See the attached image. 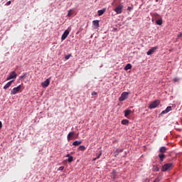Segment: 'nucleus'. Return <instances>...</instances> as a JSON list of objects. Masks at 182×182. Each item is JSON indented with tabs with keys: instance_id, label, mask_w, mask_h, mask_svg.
<instances>
[{
	"instance_id": "72a5a7b5",
	"label": "nucleus",
	"mask_w": 182,
	"mask_h": 182,
	"mask_svg": "<svg viewBox=\"0 0 182 182\" xmlns=\"http://www.w3.org/2000/svg\"><path fill=\"white\" fill-rule=\"evenodd\" d=\"M182 36V33H180L178 35V38H181Z\"/></svg>"
},
{
	"instance_id": "473e14b6",
	"label": "nucleus",
	"mask_w": 182,
	"mask_h": 182,
	"mask_svg": "<svg viewBox=\"0 0 182 182\" xmlns=\"http://www.w3.org/2000/svg\"><path fill=\"white\" fill-rule=\"evenodd\" d=\"M6 5H7V6H9V5H11V1H7Z\"/></svg>"
},
{
	"instance_id": "a878e982",
	"label": "nucleus",
	"mask_w": 182,
	"mask_h": 182,
	"mask_svg": "<svg viewBox=\"0 0 182 182\" xmlns=\"http://www.w3.org/2000/svg\"><path fill=\"white\" fill-rule=\"evenodd\" d=\"M63 170H65V166H60L58 168V171H63Z\"/></svg>"
},
{
	"instance_id": "ddd939ff",
	"label": "nucleus",
	"mask_w": 182,
	"mask_h": 182,
	"mask_svg": "<svg viewBox=\"0 0 182 182\" xmlns=\"http://www.w3.org/2000/svg\"><path fill=\"white\" fill-rule=\"evenodd\" d=\"M73 136H75V132H70L68 134L67 139H68V141L70 140V139H72V137H73Z\"/></svg>"
},
{
	"instance_id": "0eeeda50",
	"label": "nucleus",
	"mask_w": 182,
	"mask_h": 182,
	"mask_svg": "<svg viewBox=\"0 0 182 182\" xmlns=\"http://www.w3.org/2000/svg\"><path fill=\"white\" fill-rule=\"evenodd\" d=\"M157 49H159L158 46L151 48L146 52V55H153V53H154V52H156V50H157Z\"/></svg>"
},
{
	"instance_id": "7c9ffc66",
	"label": "nucleus",
	"mask_w": 182,
	"mask_h": 182,
	"mask_svg": "<svg viewBox=\"0 0 182 182\" xmlns=\"http://www.w3.org/2000/svg\"><path fill=\"white\" fill-rule=\"evenodd\" d=\"M96 95H97V92L95 91L92 92V96H96Z\"/></svg>"
},
{
	"instance_id": "bb28decb",
	"label": "nucleus",
	"mask_w": 182,
	"mask_h": 182,
	"mask_svg": "<svg viewBox=\"0 0 182 182\" xmlns=\"http://www.w3.org/2000/svg\"><path fill=\"white\" fill-rule=\"evenodd\" d=\"M112 178H113V180H114V178H116V171H113L112 172Z\"/></svg>"
},
{
	"instance_id": "6e6552de",
	"label": "nucleus",
	"mask_w": 182,
	"mask_h": 182,
	"mask_svg": "<svg viewBox=\"0 0 182 182\" xmlns=\"http://www.w3.org/2000/svg\"><path fill=\"white\" fill-rule=\"evenodd\" d=\"M50 83V78H48L44 82H41V86L43 87H48Z\"/></svg>"
},
{
	"instance_id": "9d476101",
	"label": "nucleus",
	"mask_w": 182,
	"mask_h": 182,
	"mask_svg": "<svg viewBox=\"0 0 182 182\" xmlns=\"http://www.w3.org/2000/svg\"><path fill=\"white\" fill-rule=\"evenodd\" d=\"M171 110H172L171 106L167 107L165 110H164V111H162V112H161L160 114H161H161H166L168 113V112H171Z\"/></svg>"
},
{
	"instance_id": "2f4dec72",
	"label": "nucleus",
	"mask_w": 182,
	"mask_h": 182,
	"mask_svg": "<svg viewBox=\"0 0 182 182\" xmlns=\"http://www.w3.org/2000/svg\"><path fill=\"white\" fill-rule=\"evenodd\" d=\"M70 55H65V58L66 59V60H68V59H70Z\"/></svg>"
},
{
	"instance_id": "f8f14e48",
	"label": "nucleus",
	"mask_w": 182,
	"mask_h": 182,
	"mask_svg": "<svg viewBox=\"0 0 182 182\" xmlns=\"http://www.w3.org/2000/svg\"><path fill=\"white\" fill-rule=\"evenodd\" d=\"M167 151V148L166 146H161L159 149V153L164 154Z\"/></svg>"
},
{
	"instance_id": "4be33fe9",
	"label": "nucleus",
	"mask_w": 182,
	"mask_h": 182,
	"mask_svg": "<svg viewBox=\"0 0 182 182\" xmlns=\"http://www.w3.org/2000/svg\"><path fill=\"white\" fill-rule=\"evenodd\" d=\"M73 15V10L70 9L68 13V16H72Z\"/></svg>"
},
{
	"instance_id": "b1692460",
	"label": "nucleus",
	"mask_w": 182,
	"mask_h": 182,
	"mask_svg": "<svg viewBox=\"0 0 182 182\" xmlns=\"http://www.w3.org/2000/svg\"><path fill=\"white\" fill-rule=\"evenodd\" d=\"M100 156H102V152L96 158L93 159V161H96V160L100 159Z\"/></svg>"
},
{
	"instance_id": "7ed1b4c3",
	"label": "nucleus",
	"mask_w": 182,
	"mask_h": 182,
	"mask_svg": "<svg viewBox=\"0 0 182 182\" xmlns=\"http://www.w3.org/2000/svg\"><path fill=\"white\" fill-rule=\"evenodd\" d=\"M159 105H160V100H155L151 103V105L149 107V109H156V107H157Z\"/></svg>"
},
{
	"instance_id": "e433bc0d",
	"label": "nucleus",
	"mask_w": 182,
	"mask_h": 182,
	"mask_svg": "<svg viewBox=\"0 0 182 182\" xmlns=\"http://www.w3.org/2000/svg\"><path fill=\"white\" fill-rule=\"evenodd\" d=\"M117 153H119V149L117 150Z\"/></svg>"
},
{
	"instance_id": "6ab92c4d",
	"label": "nucleus",
	"mask_w": 182,
	"mask_h": 182,
	"mask_svg": "<svg viewBox=\"0 0 182 182\" xmlns=\"http://www.w3.org/2000/svg\"><path fill=\"white\" fill-rule=\"evenodd\" d=\"M78 150H80V151H85V150H86V147L83 145H81L78 147Z\"/></svg>"
},
{
	"instance_id": "f3484780",
	"label": "nucleus",
	"mask_w": 182,
	"mask_h": 182,
	"mask_svg": "<svg viewBox=\"0 0 182 182\" xmlns=\"http://www.w3.org/2000/svg\"><path fill=\"white\" fill-rule=\"evenodd\" d=\"M82 144V141H75L73 143V146H80Z\"/></svg>"
},
{
	"instance_id": "a211bd4d",
	"label": "nucleus",
	"mask_w": 182,
	"mask_h": 182,
	"mask_svg": "<svg viewBox=\"0 0 182 182\" xmlns=\"http://www.w3.org/2000/svg\"><path fill=\"white\" fill-rule=\"evenodd\" d=\"M92 23L95 28H99V21L98 20H95L92 21Z\"/></svg>"
},
{
	"instance_id": "5701e85b",
	"label": "nucleus",
	"mask_w": 182,
	"mask_h": 182,
	"mask_svg": "<svg viewBox=\"0 0 182 182\" xmlns=\"http://www.w3.org/2000/svg\"><path fill=\"white\" fill-rule=\"evenodd\" d=\"M156 23L157 25H162V24H163V21H162V20H157V21H156Z\"/></svg>"
},
{
	"instance_id": "c756f323",
	"label": "nucleus",
	"mask_w": 182,
	"mask_h": 182,
	"mask_svg": "<svg viewBox=\"0 0 182 182\" xmlns=\"http://www.w3.org/2000/svg\"><path fill=\"white\" fill-rule=\"evenodd\" d=\"M26 77V74H24L23 75L20 76V79H23Z\"/></svg>"
},
{
	"instance_id": "4468645a",
	"label": "nucleus",
	"mask_w": 182,
	"mask_h": 182,
	"mask_svg": "<svg viewBox=\"0 0 182 182\" xmlns=\"http://www.w3.org/2000/svg\"><path fill=\"white\" fill-rule=\"evenodd\" d=\"M158 156L160 159V161H164V158L166 157V155H164V154L160 153Z\"/></svg>"
},
{
	"instance_id": "f03ea898",
	"label": "nucleus",
	"mask_w": 182,
	"mask_h": 182,
	"mask_svg": "<svg viewBox=\"0 0 182 182\" xmlns=\"http://www.w3.org/2000/svg\"><path fill=\"white\" fill-rule=\"evenodd\" d=\"M127 97H129V92H124L119 97V102H123V101L126 100V99H127Z\"/></svg>"
},
{
	"instance_id": "2eb2a0df",
	"label": "nucleus",
	"mask_w": 182,
	"mask_h": 182,
	"mask_svg": "<svg viewBox=\"0 0 182 182\" xmlns=\"http://www.w3.org/2000/svg\"><path fill=\"white\" fill-rule=\"evenodd\" d=\"M105 12H106V9H102V10H99L98 11V16H102V15H103V14H105Z\"/></svg>"
},
{
	"instance_id": "412c9836",
	"label": "nucleus",
	"mask_w": 182,
	"mask_h": 182,
	"mask_svg": "<svg viewBox=\"0 0 182 182\" xmlns=\"http://www.w3.org/2000/svg\"><path fill=\"white\" fill-rule=\"evenodd\" d=\"M122 124H129V120L128 119H123L122 122H121Z\"/></svg>"
},
{
	"instance_id": "c9c22d12",
	"label": "nucleus",
	"mask_w": 182,
	"mask_h": 182,
	"mask_svg": "<svg viewBox=\"0 0 182 182\" xmlns=\"http://www.w3.org/2000/svg\"><path fill=\"white\" fill-rule=\"evenodd\" d=\"M66 157H68V158H69V157H71V156H70V154H67V155H66Z\"/></svg>"
},
{
	"instance_id": "aec40b11",
	"label": "nucleus",
	"mask_w": 182,
	"mask_h": 182,
	"mask_svg": "<svg viewBox=\"0 0 182 182\" xmlns=\"http://www.w3.org/2000/svg\"><path fill=\"white\" fill-rule=\"evenodd\" d=\"M131 68H132V64H127L126 66L124 67V70H129Z\"/></svg>"
},
{
	"instance_id": "4c0bfd02",
	"label": "nucleus",
	"mask_w": 182,
	"mask_h": 182,
	"mask_svg": "<svg viewBox=\"0 0 182 182\" xmlns=\"http://www.w3.org/2000/svg\"><path fill=\"white\" fill-rule=\"evenodd\" d=\"M128 9H130V7H128Z\"/></svg>"
},
{
	"instance_id": "1a4fd4ad",
	"label": "nucleus",
	"mask_w": 182,
	"mask_h": 182,
	"mask_svg": "<svg viewBox=\"0 0 182 182\" xmlns=\"http://www.w3.org/2000/svg\"><path fill=\"white\" fill-rule=\"evenodd\" d=\"M69 33H70V31H69V30H65L62 35L61 41H65V39L69 36Z\"/></svg>"
},
{
	"instance_id": "393cba45",
	"label": "nucleus",
	"mask_w": 182,
	"mask_h": 182,
	"mask_svg": "<svg viewBox=\"0 0 182 182\" xmlns=\"http://www.w3.org/2000/svg\"><path fill=\"white\" fill-rule=\"evenodd\" d=\"M68 161V163H72V161H73V156H69Z\"/></svg>"
},
{
	"instance_id": "dca6fc26",
	"label": "nucleus",
	"mask_w": 182,
	"mask_h": 182,
	"mask_svg": "<svg viewBox=\"0 0 182 182\" xmlns=\"http://www.w3.org/2000/svg\"><path fill=\"white\" fill-rule=\"evenodd\" d=\"M124 113L125 117H127V116H129V114H130V113H132V110L126 109L125 111H124Z\"/></svg>"
},
{
	"instance_id": "cd10ccee",
	"label": "nucleus",
	"mask_w": 182,
	"mask_h": 182,
	"mask_svg": "<svg viewBox=\"0 0 182 182\" xmlns=\"http://www.w3.org/2000/svg\"><path fill=\"white\" fill-rule=\"evenodd\" d=\"M154 171H159V167L154 166Z\"/></svg>"
},
{
	"instance_id": "c85d7f7f",
	"label": "nucleus",
	"mask_w": 182,
	"mask_h": 182,
	"mask_svg": "<svg viewBox=\"0 0 182 182\" xmlns=\"http://www.w3.org/2000/svg\"><path fill=\"white\" fill-rule=\"evenodd\" d=\"M178 80H180V78L175 77L173 78V82H178Z\"/></svg>"
},
{
	"instance_id": "39448f33",
	"label": "nucleus",
	"mask_w": 182,
	"mask_h": 182,
	"mask_svg": "<svg viewBox=\"0 0 182 182\" xmlns=\"http://www.w3.org/2000/svg\"><path fill=\"white\" fill-rule=\"evenodd\" d=\"M114 12L116 14H120L123 12V4H120L119 6H117L114 9Z\"/></svg>"
},
{
	"instance_id": "9b49d317",
	"label": "nucleus",
	"mask_w": 182,
	"mask_h": 182,
	"mask_svg": "<svg viewBox=\"0 0 182 182\" xmlns=\"http://www.w3.org/2000/svg\"><path fill=\"white\" fill-rule=\"evenodd\" d=\"M12 83H14V80H11L9 82H8L4 86V89L5 90H6V89H8V87H10V86L12 85Z\"/></svg>"
},
{
	"instance_id": "20e7f679",
	"label": "nucleus",
	"mask_w": 182,
	"mask_h": 182,
	"mask_svg": "<svg viewBox=\"0 0 182 182\" xmlns=\"http://www.w3.org/2000/svg\"><path fill=\"white\" fill-rule=\"evenodd\" d=\"M18 75L14 71L11 72L6 77V80H11V79H16Z\"/></svg>"
},
{
	"instance_id": "f257e3e1",
	"label": "nucleus",
	"mask_w": 182,
	"mask_h": 182,
	"mask_svg": "<svg viewBox=\"0 0 182 182\" xmlns=\"http://www.w3.org/2000/svg\"><path fill=\"white\" fill-rule=\"evenodd\" d=\"M173 167V164H166L162 167V171H168L169 170H171Z\"/></svg>"
},
{
	"instance_id": "f704fd0d",
	"label": "nucleus",
	"mask_w": 182,
	"mask_h": 182,
	"mask_svg": "<svg viewBox=\"0 0 182 182\" xmlns=\"http://www.w3.org/2000/svg\"><path fill=\"white\" fill-rule=\"evenodd\" d=\"M2 127V122H0V128Z\"/></svg>"
},
{
	"instance_id": "423d86ee",
	"label": "nucleus",
	"mask_w": 182,
	"mask_h": 182,
	"mask_svg": "<svg viewBox=\"0 0 182 182\" xmlns=\"http://www.w3.org/2000/svg\"><path fill=\"white\" fill-rule=\"evenodd\" d=\"M21 89H22L21 85H18V87L13 88L11 91V95H16V93L20 92Z\"/></svg>"
}]
</instances>
